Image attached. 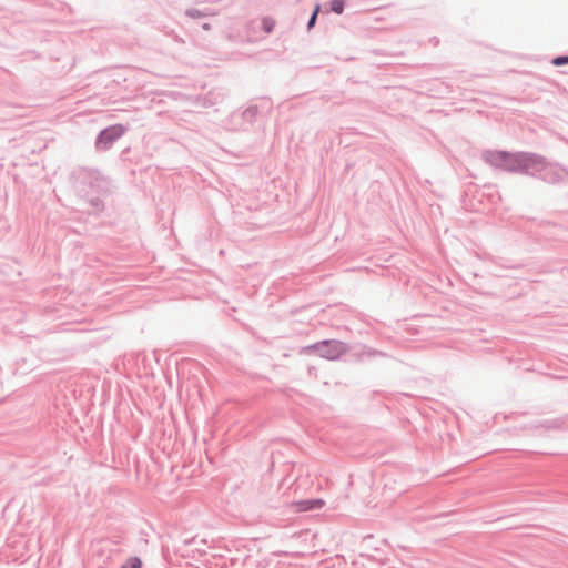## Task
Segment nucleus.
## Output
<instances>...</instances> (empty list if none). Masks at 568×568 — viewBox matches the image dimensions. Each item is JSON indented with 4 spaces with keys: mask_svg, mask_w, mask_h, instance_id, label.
I'll return each instance as SVG.
<instances>
[{
    "mask_svg": "<svg viewBox=\"0 0 568 568\" xmlns=\"http://www.w3.org/2000/svg\"><path fill=\"white\" fill-rule=\"evenodd\" d=\"M485 159L491 165L508 171L528 170L541 163V159L537 155L510 154L504 151H488Z\"/></svg>",
    "mask_w": 568,
    "mask_h": 568,
    "instance_id": "obj_1",
    "label": "nucleus"
},
{
    "mask_svg": "<svg viewBox=\"0 0 568 568\" xmlns=\"http://www.w3.org/2000/svg\"><path fill=\"white\" fill-rule=\"evenodd\" d=\"M307 349L331 361L337 359L346 351L345 346L339 342H322L308 347Z\"/></svg>",
    "mask_w": 568,
    "mask_h": 568,
    "instance_id": "obj_2",
    "label": "nucleus"
},
{
    "mask_svg": "<svg viewBox=\"0 0 568 568\" xmlns=\"http://www.w3.org/2000/svg\"><path fill=\"white\" fill-rule=\"evenodd\" d=\"M124 132V129L120 125L111 126L104 131L101 132L99 136V143H110L114 139L121 136Z\"/></svg>",
    "mask_w": 568,
    "mask_h": 568,
    "instance_id": "obj_3",
    "label": "nucleus"
},
{
    "mask_svg": "<svg viewBox=\"0 0 568 568\" xmlns=\"http://www.w3.org/2000/svg\"><path fill=\"white\" fill-rule=\"evenodd\" d=\"M324 506V500L322 499H311V500H301L294 504V507L297 511H308L312 509H320Z\"/></svg>",
    "mask_w": 568,
    "mask_h": 568,
    "instance_id": "obj_4",
    "label": "nucleus"
},
{
    "mask_svg": "<svg viewBox=\"0 0 568 568\" xmlns=\"http://www.w3.org/2000/svg\"><path fill=\"white\" fill-rule=\"evenodd\" d=\"M331 9L337 14H341L344 10V0H332Z\"/></svg>",
    "mask_w": 568,
    "mask_h": 568,
    "instance_id": "obj_5",
    "label": "nucleus"
},
{
    "mask_svg": "<svg viewBox=\"0 0 568 568\" xmlns=\"http://www.w3.org/2000/svg\"><path fill=\"white\" fill-rule=\"evenodd\" d=\"M122 568H142V562L139 558H130Z\"/></svg>",
    "mask_w": 568,
    "mask_h": 568,
    "instance_id": "obj_6",
    "label": "nucleus"
},
{
    "mask_svg": "<svg viewBox=\"0 0 568 568\" xmlns=\"http://www.w3.org/2000/svg\"><path fill=\"white\" fill-rule=\"evenodd\" d=\"M320 10H321V6H320V4H316V7H315V9H314V12H313V14H312V17H311V19H310V21H308V26H307V27H308V29H311V28H313V27H314V24H315V22H316L317 14H318Z\"/></svg>",
    "mask_w": 568,
    "mask_h": 568,
    "instance_id": "obj_7",
    "label": "nucleus"
},
{
    "mask_svg": "<svg viewBox=\"0 0 568 568\" xmlns=\"http://www.w3.org/2000/svg\"><path fill=\"white\" fill-rule=\"evenodd\" d=\"M565 63H568V57H557L552 60V64L559 67Z\"/></svg>",
    "mask_w": 568,
    "mask_h": 568,
    "instance_id": "obj_8",
    "label": "nucleus"
}]
</instances>
